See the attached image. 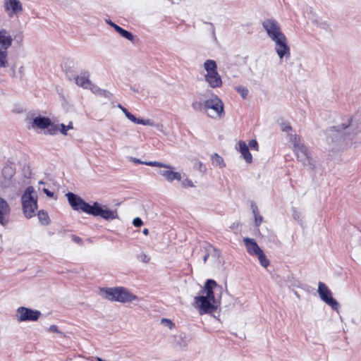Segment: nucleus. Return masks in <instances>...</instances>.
<instances>
[{
	"mask_svg": "<svg viewBox=\"0 0 361 361\" xmlns=\"http://www.w3.org/2000/svg\"><path fill=\"white\" fill-rule=\"evenodd\" d=\"M204 109L207 115L212 118H221L224 115V104L216 95L204 102Z\"/></svg>",
	"mask_w": 361,
	"mask_h": 361,
	"instance_id": "10",
	"label": "nucleus"
},
{
	"mask_svg": "<svg viewBox=\"0 0 361 361\" xmlns=\"http://www.w3.org/2000/svg\"><path fill=\"white\" fill-rule=\"evenodd\" d=\"M43 191L48 197H52L54 196V193L47 188H44Z\"/></svg>",
	"mask_w": 361,
	"mask_h": 361,
	"instance_id": "45",
	"label": "nucleus"
},
{
	"mask_svg": "<svg viewBox=\"0 0 361 361\" xmlns=\"http://www.w3.org/2000/svg\"><path fill=\"white\" fill-rule=\"evenodd\" d=\"M130 160L133 161L135 164H145L147 165V163H151L152 161H142L140 160L139 159L130 157Z\"/></svg>",
	"mask_w": 361,
	"mask_h": 361,
	"instance_id": "42",
	"label": "nucleus"
},
{
	"mask_svg": "<svg viewBox=\"0 0 361 361\" xmlns=\"http://www.w3.org/2000/svg\"><path fill=\"white\" fill-rule=\"evenodd\" d=\"M297 159L299 161H300L304 166H310L313 168L314 166V161L313 158L311 157V153L307 149V147L303 145L296 149H293Z\"/></svg>",
	"mask_w": 361,
	"mask_h": 361,
	"instance_id": "13",
	"label": "nucleus"
},
{
	"mask_svg": "<svg viewBox=\"0 0 361 361\" xmlns=\"http://www.w3.org/2000/svg\"><path fill=\"white\" fill-rule=\"evenodd\" d=\"M115 30L123 37L127 39L129 41H133L134 39V36L133 34L128 30L123 29L121 27L117 25L115 26Z\"/></svg>",
	"mask_w": 361,
	"mask_h": 361,
	"instance_id": "24",
	"label": "nucleus"
},
{
	"mask_svg": "<svg viewBox=\"0 0 361 361\" xmlns=\"http://www.w3.org/2000/svg\"><path fill=\"white\" fill-rule=\"evenodd\" d=\"M257 256L258 257L260 264L262 267L266 268L269 264V261L266 257L263 250L261 252H259Z\"/></svg>",
	"mask_w": 361,
	"mask_h": 361,
	"instance_id": "29",
	"label": "nucleus"
},
{
	"mask_svg": "<svg viewBox=\"0 0 361 361\" xmlns=\"http://www.w3.org/2000/svg\"><path fill=\"white\" fill-rule=\"evenodd\" d=\"M236 91L241 95L243 99H245L248 94V90L245 87L238 86L235 87Z\"/></svg>",
	"mask_w": 361,
	"mask_h": 361,
	"instance_id": "31",
	"label": "nucleus"
},
{
	"mask_svg": "<svg viewBox=\"0 0 361 361\" xmlns=\"http://www.w3.org/2000/svg\"><path fill=\"white\" fill-rule=\"evenodd\" d=\"M66 230H63V231H61L60 233H65Z\"/></svg>",
	"mask_w": 361,
	"mask_h": 361,
	"instance_id": "51",
	"label": "nucleus"
},
{
	"mask_svg": "<svg viewBox=\"0 0 361 361\" xmlns=\"http://www.w3.org/2000/svg\"><path fill=\"white\" fill-rule=\"evenodd\" d=\"M216 283L212 279H208L204 285L205 295L196 296L195 303L200 314L211 313L217 309V302L214 298V288Z\"/></svg>",
	"mask_w": 361,
	"mask_h": 361,
	"instance_id": "4",
	"label": "nucleus"
},
{
	"mask_svg": "<svg viewBox=\"0 0 361 361\" xmlns=\"http://www.w3.org/2000/svg\"><path fill=\"white\" fill-rule=\"evenodd\" d=\"M353 124H342L330 128L326 131V142L333 148L347 149L353 145L357 131Z\"/></svg>",
	"mask_w": 361,
	"mask_h": 361,
	"instance_id": "3",
	"label": "nucleus"
},
{
	"mask_svg": "<svg viewBox=\"0 0 361 361\" xmlns=\"http://www.w3.org/2000/svg\"><path fill=\"white\" fill-rule=\"evenodd\" d=\"M288 140L289 142H291L293 145V149H296L304 144L302 142L301 139L296 134H288Z\"/></svg>",
	"mask_w": 361,
	"mask_h": 361,
	"instance_id": "23",
	"label": "nucleus"
},
{
	"mask_svg": "<svg viewBox=\"0 0 361 361\" xmlns=\"http://www.w3.org/2000/svg\"><path fill=\"white\" fill-rule=\"evenodd\" d=\"M209 24H210V25L212 27L213 33H214V34H215V32H214V25H213V24H212V23H209Z\"/></svg>",
	"mask_w": 361,
	"mask_h": 361,
	"instance_id": "48",
	"label": "nucleus"
},
{
	"mask_svg": "<svg viewBox=\"0 0 361 361\" xmlns=\"http://www.w3.org/2000/svg\"><path fill=\"white\" fill-rule=\"evenodd\" d=\"M11 207L8 202L0 197V224L6 227L10 222Z\"/></svg>",
	"mask_w": 361,
	"mask_h": 361,
	"instance_id": "15",
	"label": "nucleus"
},
{
	"mask_svg": "<svg viewBox=\"0 0 361 361\" xmlns=\"http://www.w3.org/2000/svg\"><path fill=\"white\" fill-rule=\"evenodd\" d=\"M181 186L183 188H192L195 185L191 180L186 178L181 181Z\"/></svg>",
	"mask_w": 361,
	"mask_h": 361,
	"instance_id": "34",
	"label": "nucleus"
},
{
	"mask_svg": "<svg viewBox=\"0 0 361 361\" xmlns=\"http://www.w3.org/2000/svg\"><path fill=\"white\" fill-rule=\"evenodd\" d=\"M4 6L10 18L18 15L22 11V4L18 0H4Z\"/></svg>",
	"mask_w": 361,
	"mask_h": 361,
	"instance_id": "14",
	"label": "nucleus"
},
{
	"mask_svg": "<svg viewBox=\"0 0 361 361\" xmlns=\"http://www.w3.org/2000/svg\"><path fill=\"white\" fill-rule=\"evenodd\" d=\"M243 242L247 248V252L251 255H257L262 250L259 247L253 238H245Z\"/></svg>",
	"mask_w": 361,
	"mask_h": 361,
	"instance_id": "19",
	"label": "nucleus"
},
{
	"mask_svg": "<svg viewBox=\"0 0 361 361\" xmlns=\"http://www.w3.org/2000/svg\"><path fill=\"white\" fill-rule=\"evenodd\" d=\"M211 159L212 164L215 166L223 168L226 166L224 159L216 153L212 154Z\"/></svg>",
	"mask_w": 361,
	"mask_h": 361,
	"instance_id": "25",
	"label": "nucleus"
},
{
	"mask_svg": "<svg viewBox=\"0 0 361 361\" xmlns=\"http://www.w3.org/2000/svg\"><path fill=\"white\" fill-rule=\"evenodd\" d=\"M106 23L111 25L112 27H114L115 29V26H117L118 25L115 24L114 23H113L112 21H111L110 20H106Z\"/></svg>",
	"mask_w": 361,
	"mask_h": 361,
	"instance_id": "46",
	"label": "nucleus"
},
{
	"mask_svg": "<svg viewBox=\"0 0 361 361\" xmlns=\"http://www.w3.org/2000/svg\"><path fill=\"white\" fill-rule=\"evenodd\" d=\"M99 295L109 300L122 303L138 301V297L124 287L102 288Z\"/></svg>",
	"mask_w": 361,
	"mask_h": 361,
	"instance_id": "5",
	"label": "nucleus"
},
{
	"mask_svg": "<svg viewBox=\"0 0 361 361\" xmlns=\"http://www.w3.org/2000/svg\"><path fill=\"white\" fill-rule=\"evenodd\" d=\"M161 323L165 326H167L169 329H172L174 326L173 323L170 319L166 318L161 319Z\"/></svg>",
	"mask_w": 361,
	"mask_h": 361,
	"instance_id": "37",
	"label": "nucleus"
},
{
	"mask_svg": "<svg viewBox=\"0 0 361 361\" xmlns=\"http://www.w3.org/2000/svg\"><path fill=\"white\" fill-rule=\"evenodd\" d=\"M15 173L14 169L10 166H5L0 176V186L3 188H8L11 184V179Z\"/></svg>",
	"mask_w": 361,
	"mask_h": 361,
	"instance_id": "16",
	"label": "nucleus"
},
{
	"mask_svg": "<svg viewBox=\"0 0 361 361\" xmlns=\"http://www.w3.org/2000/svg\"><path fill=\"white\" fill-rule=\"evenodd\" d=\"M49 331L52 333H61L56 325H51L49 328Z\"/></svg>",
	"mask_w": 361,
	"mask_h": 361,
	"instance_id": "43",
	"label": "nucleus"
},
{
	"mask_svg": "<svg viewBox=\"0 0 361 361\" xmlns=\"http://www.w3.org/2000/svg\"><path fill=\"white\" fill-rule=\"evenodd\" d=\"M13 37L5 28H0V69L9 67L8 49L12 46Z\"/></svg>",
	"mask_w": 361,
	"mask_h": 361,
	"instance_id": "7",
	"label": "nucleus"
},
{
	"mask_svg": "<svg viewBox=\"0 0 361 361\" xmlns=\"http://www.w3.org/2000/svg\"><path fill=\"white\" fill-rule=\"evenodd\" d=\"M49 118L44 116H36L32 119L31 128L37 130H45L49 126Z\"/></svg>",
	"mask_w": 361,
	"mask_h": 361,
	"instance_id": "20",
	"label": "nucleus"
},
{
	"mask_svg": "<svg viewBox=\"0 0 361 361\" xmlns=\"http://www.w3.org/2000/svg\"><path fill=\"white\" fill-rule=\"evenodd\" d=\"M195 166L201 171H203L205 170V167L204 166L203 164L201 161H197L195 164Z\"/></svg>",
	"mask_w": 361,
	"mask_h": 361,
	"instance_id": "44",
	"label": "nucleus"
},
{
	"mask_svg": "<svg viewBox=\"0 0 361 361\" xmlns=\"http://www.w3.org/2000/svg\"><path fill=\"white\" fill-rule=\"evenodd\" d=\"M317 290L320 298L324 302L331 306L333 310H338L339 305L337 301L332 298L331 291L326 286V284L322 282H319Z\"/></svg>",
	"mask_w": 361,
	"mask_h": 361,
	"instance_id": "12",
	"label": "nucleus"
},
{
	"mask_svg": "<svg viewBox=\"0 0 361 361\" xmlns=\"http://www.w3.org/2000/svg\"><path fill=\"white\" fill-rule=\"evenodd\" d=\"M192 107L195 111H202L204 109V104L200 102H194L192 104Z\"/></svg>",
	"mask_w": 361,
	"mask_h": 361,
	"instance_id": "35",
	"label": "nucleus"
},
{
	"mask_svg": "<svg viewBox=\"0 0 361 361\" xmlns=\"http://www.w3.org/2000/svg\"><path fill=\"white\" fill-rule=\"evenodd\" d=\"M37 216L40 223L43 225L49 224V216L44 210H40L37 213Z\"/></svg>",
	"mask_w": 361,
	"mask_h": 361,
	"instance_id": "28",
	"label": "nucleus"
},
{
	"mask_svg": "<svg viewBox=\"0 0 361 361\" xmlns=\"http://www.w3.org/2000/svg\"><path fill=\"white\" fill-rule=\"evenodd\" d=\"M251 207L255 217V226L258 227L262 222V216L259 215L257 207L255 204H252Z\"/></svg>",
	"mask_w": 361,
	"mask_h": 361,
	"instance_id": "26",
	"label": "nucleus"
},
{
	"mask_svg": "<svg viewBox=\"0 0 361 361\" xmlns=\"http://www.w3.org/2000/svg\"><path fill=\"white\" fill-rule=\"evenodd\" d=\"M238 145V150L240 152L244 160L248 164L251 163L252 161V157L249 151L247 145L243 140L239 141Z\"/></svg>",
	"mask_w": 361,
	"mask_h": 361,
	"instance_id": "21",
	"label": "nucleus"
},
{
	"mask_svg": "<svg viewBox=\"0 0 361 361\" xmlns=\"http://www.w3.org/2000/svg\"><path fill=\"white\" fill-rule=\"evenodd\" d=\"M97 361H104L102 358L100 357H97Z\"/></svg>",
	"mask_w": 361,
	"mask_h": 361,
	"instance_id": "50",
	"label": "nucleus"
},
{
	"mask_svg": "<svg viewBox=\"0 0 361 361\" xmlns=\"http://www.w3.org/2000/svg\"><path fill=\"white\" fill-rule=\"evenodd\" d=\"M281 130L283 132L289 133L292 130V127L288 123H283L281 124Z\"/></svg>",
	"mask_w": 361,
	"mask_h": 361,
	"instance_id": "38",
	"label": "nucleus"
},
{
	"mask_svg": "<svg viewBox=\"0 0 361 361\" xmlns=\"http://www.w3.org/2000/svg\"><path fill=\"white\" fill-rule=\"evenodd\" d=\"M154 126L159 131L163 133L165 135H167L168 133L166 132V128L161 123H157L152 126Z\"/></svg>",
	"mask_w": 361,
	"mask_h": 361,
	"instance_id": "36",
	"label": "nucleus"
},
{
	"mask_svg": "<svg viewBox=\"0 0 361 361\" xmlns=\"http://www.w3.org/2000/svg\"><path fill=\"white\" fill-rule=\"evenodd\" d=\"M37 194L32 186L27 187L21 197L23 212L27 219L35 216L37 209Z\"/></svg>",
	"mask_w": 361,
	"mask_h": 361,
	"instance_id": "6",
	"label": "nucleus"
},
{
	"mask_svg": "<svg viewBox=\"0 0 361 361\" xmlns=\"http://www.w3.org/2000/svg\"><path fill=\"white\" fill-rule=\"evenodd\" d=\"M293 218L298 222L302 221V214L298 211L296 209H293Z\"/></svg>",
	"mask_w": 361,
	"mask_h": 361,
	"instance_id": "33",
	"label": "nucleus"
},
{
	"mask_svg": "<svg viewBox=\"0 0 361 361\" xmlns=\"http://www.w3.org/2000/svg\"><path fill=\"white\" fill-rule=\"evenodd\" d=\"M66 196L70 205L74 210H81L88 214L94 216H100L108 221L118 218L117 211L116 209H109L106 205H102L97 202L90 204L73 192H68Z\"/></svg>",
	"mask_w": 361,
	"mask_h": 361,
	"instance_id": "1",
	"label": "nucleus"
},
{
	"mask_svg": "<svg viewBox=\"0 0 361 361\" xmlns=\"http://www.w3.org/2000/svg\"><path fill=\"white\" fill-rule=\"evenodd\" d=\"M142 233L145 235H147L149 233V230L147 228H145V229H143Z\"/></svg>",
	"mask_w": 361,
	"mask_h": 361,
	"instance_id": "47",
	"label": "nucleus"
},
{
	"mask_svg": "<svg viewBox=\"0 0 361 361\" xmlns=\"http://www.w3.org/2000/svg\"><path fill=\"white\" fill-rule=\"evenodd\" d=\"M118 107L122 110V111L124 113L125 116L132 122L137 123V124H141L144 126H153L154 121L151 119H142V118H137L133 114H132L130 112H129L125 107L121 106V104L118 105Z\"/></svg>",
	"mask_w": 361,
	"mask_h": 361,
	"instance_id": "18",
	"label": "nucleus"
},
{
	"mask_svg": "<svg viewBox=\"0 0 361 361\" xmlns=\"http://www.w3.org/2000/svg\"><path fill=\"white\" fill-rule=\"evenodd\" d=\"M75 83L83 88L94 90L95 86L91 82L90 80V73L88 72L81 73L75 78Z\"/></svg>",
	"mask_w": 361,
	"mask_h": 361,
	"instance_id": "17",
	"label": "nucleus"
},
{
	"mask_svg": "<svg viewBox=\"0 0 361 361\" xmlns=\"http://www.w3.org/2000/svg\"><path fill=\"white\" fill-rule=\"evenodd\" d=\"M47 133L49 135H55L59 130V125L55 124L49 119V126L46 128Z\"/></svg>",
	"mask_w": 361,
	"mask_h": 361,
	"instance_id": "27",
	"label": "nucleus"
},
{
	"mask_svg": "<svg viewBox=\"0 0 361 361\" xmlns=\"http://www.w3.org/2000/svg\"><path fill=\"white\" fill-rule=\"evenodd\" d=\"M249 147H250L252 149H255V150H258V143L257 142V140H252L249 142V144H248Z\"/></svg>",
	"mask_w": 361,
	"mask_h": 361,
	"instance_id": "39",
	"label": "nucleus"
},
{
	"mask_svg": "<svg viewBox=\"0 0 361 361\" xmlns=\"http://www.w3.org/2000/svg\"><path fill=\"white\" fill-rule=\"evenodd\" d=\"M23 69H24L23 66H20V67L19 68V71H20V72L23 73Z\"/></svg>",
	"mask_w": 361,
	"mask_h": 361,
	"instance_id": "49",
	"label": "nucleus"
},
{
	"mask_svg": "<svg viewBox=\"0 0 361 361\" xmlns=\"http://www.w3.org/2000/svg\"><path fill=\"white\" fill-rule=\"evenodd\" d=\"M216 252V250L212 245H210L209 243H204L200 247V250L199 253L202 255V257L203 262H206L209 256L210 255H212L213 252Z\"/></svg>",
	"mask_w": 361,
	"mask_h": 361,
	"instance_id": "22",
	"label": "nucleus"
},
{
	"mask_svg": "<svg viewBox=\"0 0 361 361\" xmlns=\"http://www.w3.org/2000/svg\"><path fill=\"white\" fill-rule=\"evenodd\" d=\"M41 315L39 310H32L28 307H19L16 310V319L18 322H35Z\"/></svg>",
	"mask_w": 361,
	"mask_h": 361,
	"instance_id": "11",
	"label": "nucleus"
},
{
	"mask_svg": "<svg viewBox=\"0 0 361 361\" xmlns=\"http://www.w3.org/2000/svg\"><path fill=\"white\" fill-rule=\"evenodd\" d=\"M204 68L207 71L204 75L205 81L212 88L220 87L222 85V80L217 72V66L215 61L208 59L204 63Z\"/></svg>",
	"mask_w": 361,
	"mask_h": 361,
	"instance_id": "8",
	"label": "nucleus"
},
{
	"mask_svg": "<svg viewBox=\"0 0 361 361\" xmlns=\"http://www.w3.org/2000/svg\"><path fill=\"white\" fill-rule=\"evenodd\" d=\"M133 224L135 227H140L142 225L143 223L140 218L136 217L133 219Z\"/></svg>",
	"mask_w": 361,
	"mask_h": 361,
	"instance_id": "41",
	"label": "nucleus"
},
{
	"mask_svg": "<svg viewBox=\"0 0 361 361\" xmlns=\"http://www.w3.org/2000/svg\"><path fill=\"white\" fill-rule=\"evenodd\" d=\"M147 166L159 167V169L157 171L158 174L169 183L174 180L180 181L182 180L181 174L178 172L173 171L174 167L171 165L154 161L151 163H147Z\"/></svg>",
	"mask_w": 361,
	"mask_h": 361,
	"instance_id": "9",
	"label": "nucleus"
},
{
	"mask_svg": "<svg viewBox=\"0 0 361 361\" xmlns=\"http://www.w3.org/2000/svg\"><path fill=\"white\" fill-rule=\"evenodd\" d=\"M267 37L274 42L275 51L280 59L290 56L287 38L283 32L280 23L274 18H266L262 23Z\"/></svg>",
	"mask_w": 361,
	"mask_h": 361,
	"instance_id": "2",
	"label": "nucleus"
},
{
	"mask_svg": "<svg viewBox=\"0 0 361 361\" xmlns=\"http://www.w3.org/2000/svg\"><path fill=\"white\" fill-rule=\"evenodd\" d=\"M73 122H69V123L66 126L63 123H61L59 125V130L63 135H67V130L73 129Z\"/></svg>",
	"mask_w": 361,
	"mask_h": 361,
	"instance_id": "30",
	"label": "nucleus"
},
{
	"mask_svg": "<svg viewBox=\"0 0 361 361\" xmlns=\"http://www.w3.org/2000/svg\"><path fill=\"white\" fill-rule=\"evenodd\" d=\"M137 257L140 262L144 263H148L151 259L150 256L145 252H140Z\"/></svg>",
	"mask_w": 361,
	"mask_h": 361,
	"instance_id": "32",
	"label": "nucleus"
},
{
	"mask_svg": "<svg viewBox=\"0 0 361 361\" xmlns=\"http://www.w3.org/2000/svg\"><path fill=\"white\" fill-rule=\"evenodd\" d=\"M71 238L72 240H73L74 243H77V244H78V245H82V238H80L79 236L75 235H72L71 236Z\"/></svg>",
	"mask_w": 361,
	"mask_h": 361,
	"instance_id": "40",
	"label": "nucleus"
}]
</instances>
